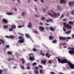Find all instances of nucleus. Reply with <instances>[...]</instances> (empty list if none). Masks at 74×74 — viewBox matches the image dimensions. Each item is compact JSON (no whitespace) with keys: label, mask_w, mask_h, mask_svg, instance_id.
Instances as JSON below:
<instances>
[{"label":"nucleus","mask_w":74,"mask_h":74,"mask_svg":"<svg viewBox=\"0 0 74 74\" xmlns=\"http://www.w3.org/2000/svg\"><path fill=\"white\" fill-rule=\"evenodd\" d=\"M3 27H4V29H8V26L4 25L3 26Z\"/></svg>","instance_id":"412c9836"},{"label":"nucleus","mask_w":74,"mask_h":74,"mask_svg":"<svg viewBox=\"0 0 74 74\" xmlns=\"http://www.w3.org/2000/svg\"><path fill=\"white\" fill-rule=\"evenodd\" d=\"M60 15V13H57V15L58 16H59V15Z\"/></svg>","instance_id":"69168bd1"},{"label":"nucleus","mask_w":74,"mask_h":74,"mask_svg":"<svg viewBox=\"0 0 74 74\" xmlns=\"http://www.w3.org/2000/svg\"><path fill=\"white\" fill-rule=\"evenodd\" d=\"M40 72L41 74H42V70H40Z\"/></svg>","instance_id":"3c124183"},{"label":"nucleus","mask_w":74,"mask_h":74,"mask_svg":"<svg viewBox=\"0 0 74 74\" xmlns=\"http://www.w3.org/2000/svg\"><path fill=\"white\" fill-rule=\"evenodd\" d=\"M41 1V2L42 3H44V1H43L44 0H40Z\"/></svg>","instance_id":"4d7b16f0"},{"label":"nucleus","mask_w":74,"mask_h":74,"mask_svg":"<svg viewBox=\"0 0 74 74\" xmlns=\"http://www.w3.org/2000/svg\"><path fill=\"white\" fill-rule=\"evenodd\" d=\"M39 67H40V68H43V67L41 65H39Z\"/></svg>","instance_id":"a18cd8bd"},{"label":"nucleus","mask_w":74,"mask_h":74,"mask_svg":"<svg viewBox=\"0 0 74 74\" xmlns=\"http://www.w3.org/2000/svg\"><path fill=\"white\" fill-rule=\"evenodd\" d=\"M8 62H10V60H11V58H9L8 59Z\"/></svg>","instance_id":"052dcab7"},{"label":"nucleus","mask_w":74,"mask_h":74,"mask_svg":"<svg viewBox=\"0 0 74 74\" xmlns=\"http://www.w3.org/2000/svg\"><path fill=\"white\" fill-rule=\"evenodd\" d=\"M35 16L36 17H37V18H38V15L37 14H35Z\"/></svg>","instance_id":"79ce46f5"},{"label":"nucleus","mask_w":74,"mask_h":74,"mask_svg":"<svg viewBox=\"0 0 74 74\" xmlns=\"http://www.w3.org/2000/svg\"><path fill=\"white\" fill-rule=\"evenodd\" d=\"M23 26H24V25H18V28H21V27H23Z\"/></svg>","instance_id":"473e14b6"},{"label":"nucleus","mask_w":74,"mask_h":74,"mask_svg":"<svg viewBox=\"0 0 74 74\" xmlns=\"http://www.w3.org/2000/svg\"><path fill=\"white\" fill-rule=\"evenodd\" d=\"M46 29L47 30H49V28H48V27H46Z\"/></svg>","instance_id":"6e6d98bb"},{"label":"nucleus","mask_w":74,"mask_h":74,"mask_svg":"<svg viewBox=\"0 0 74 74\" xmlns=\"http://www.w3.org/2000/svg\"><path fill=\"white\" fill-rule=\"evenodd\" d=\"M23 39L24 38L22 36H19L18 37V39Z\"/></svg>","instance_id":"c85d7f7f"},{"label":"nucleus","mask_w":74,"mask_h":74,"mask_svg":"<svg viewBox=\"0 0 74 74\" xmlns=\"http://www.w3.org/2000/svg\"><path fill=\"white\" fill-rule=\"evenodd\" d=\"M20 67H21V68H22L23 69H25V67H24V66H23V65H21L20 66Z\"/></svg>","instance_id":"ea45409f"},{"label":"nucleus","mask_w":74,"mask_h":74,"mask_svg":"<svg viewBox=\"0 0 74 74\" xmlns=\"http://www.w3.org/2000/svg\"><path fill=\"white\" fill-rule=\"evenodd\" d=\"M63 17H64V15H62L60 18V19H62V18H63Z\"/></svg>","instance_id":"de8ad7c7"},{"label":"nucleus","mask_w":74,"mask_h":74,"mask_svg":"<svg viewBox=\"0 0 74 74\" xmlns=\"http://www.w3.org/2000/svg\"><path fill=\"white\" fill-rule=\"evenodd\" d=\"M47 13L50 16H51L52 17H53L54 18H56L58 16V15H57V14L55 12L53 13V14L49 12H48Z\"/></svg>","instance_id":"7ed1b4c3"},{"label":"nucleus","mask_w":74,"mask_h":74,"mask_svg":"<svg viewBox=\"0 0 74 74\" xmlns=\"http://www.w3.org/2000/svg\"><path fill=\"white\" fill-rule=\"evenodd\" d=\"M2 22L4 23H7L8 22V21L7 19H3Z\"/></svg>","instance_id":"9d476101"},{"label":"nucleus","mask_w":74,"mask_h":74,"mask_svg":"<svg viewBox=\"0 0 74 74\" xmlns=\"http://www.w3.org/2000/svg\"><path fill=\"white\" fill-rule=\"evenodd\" d=\"M40 55H41V54L42 53V51L41 50L40 51Z\"/></svg>","instance_id":"864d4df0"},{"label":"nucleus","mask_w":74,"mask_h":74,"mask_svg":"<svg viewBox=\"0 0 74 74\" xmlns=\"http://www.w3.org/2000/svg\"><path fill=\"white\" fill-rule=\"evenodd\" d=\"M41 55H42V56H45V53H42V54H40Z\"/></svg>","instance_id":"bf43d9fd"},{"label":"nucleus","mask_w":74,"mask_h":74,"mask_svg":"<svg viewBox=\"0 0 74 74\" xmlns=\"http://www.w3.org/2000/svg\"><path fill=\"white\" fill-rule=\"evenodd\" d=\"M71 33V31H69L66 32H65L66 34H70Z\"/></svg>","instance_id":"393cba45"},{"label":"nucleus","mask_w":74,"mask_h":74,"mask_svg":"<svg viewBox=\"0 0 74 74\" xmlns=\"http://www.w3.org/2000/svg\"><path fill=\"white\" fill-rule=\"evenodd\" d=\"M14 11H17V8H15L14 9Z\"/></svg>","instance_id":"338daca9"},{"label":"nucleus","mask_w":74,"mask_h":74,"mask_svg":"<svg viewBox=\"0 0 74 74\" xmlns=\"http://www.w3.org/2000/svg\"><path fill=\"white\" fill-rule=\"evenodd\" d=\"M49 62L50 64H51V63H52V61H51V60H49Z\"/></svg>","instance_id":"49530a36"},{"label":"nucleus","mask_w":74,"mask_h":74,"mask_svg":"<svg viewBox=\"0 0 74 74\" xmlns=\"http://www.w3.org/2000/svg\"><path fill=\"white\" fill-rule=\"evenodd\" d=\"M27 66H30V63H29L28 64H27Z\"/></svg>","instance_id":"e2e57ef3"},{"label":"nucleus","mask_w":74,"mask_h":74,"mask_svg":"<svg viewBox=\"0 0 74 74\" xmlns=\"http://www.w3.org/2000/svg\"><path fill=\"white\" fill-rule=\"evenodd\" d=\"M69 4L70 7H71L72 5H74V1L71 2H69Z\"/></svg>","instance_id":"1a4fd4ad"},{"label":"nucleus","mask_w":74,"mask_h":74,"mask_svg":"<svg viewBox=\"0 0 74 74\" xmlns=\"http://www.w3.org/2000/svg\"><path fill=\"white\" fill-rule=\"evenodd\" d=\"M1 73H3V70H0V74H1Z\"/></svg>","instance_id":"8fccbe9b"},{"label":"nucleus","mask_w":74,"mask_h":74,"mask_svg":"<svg viewBox=\"0 0 74 74\" xmlns=\"http://www.w3.org/2000/svg\"><path fill=\"white\" fill-rule=\"evenodd\" d=\"M34 33H35V34H38V32H37L36 31H34Z\"/></svg>","instance_id":"4c0bfd02"},{"label":"nucleus","mask_w":74,"mask_h":74,"mask_svg":"<svg viewBox=\"0 0 74 74\" xmlns=\"http://www.w3.org/2000/svg\"><path fill=\"white\" fill-rule=\"evenodd\" d=\"M45 9H43V11L44 12H45Z\"/></svg>","instance_id":"774afa93"},{"label":"nucleus","mask_w":74,"mask_h":74,"mask_svg":"<svg viewBox=\"0 0 74 74\" xmlns=\"http://www.w3.org/2000/svg\"><path fill=\"white\" fill-rule=\"evenodd\" d=\"M67 1L66 0H60V4H65L66 3Z\"/></svg>","instance_id":"39448f33"},{"label":"nucleus","mask_w":74,"mask_h":74,"mask_svg":"<svg viewBox=\"0 0 74 74\" xmlns=\"http://www.w3.org/2000/svg\"><path fill=\"white\" fill-rule=\"evenodd\" d=\"M41 62L42 63V64H46V63H47V61H46V60H42L41 61Z\"/></svg>","instance_id":"9b49d317"},{"label":"nucleus","mask_w":74,"mask_h":74,"mask_svg":"<svg viewBox=\"0 0 74 74\" xmlns=\"http://www.w3.org/2000/svg\"><path fill=\"white\" fill-rule=\"evenodd\" d=\"M71 14L72 15H74V10L71 11Z\"/></svg>","instance_id":"c756f323"},{"label":"nucleus","mask_w":74,"mask_h":74,"mask_svg":"<svg viewBox=\"0 0 74 74\" xmlns=\"http://www.w3.org/2000/svg\"><path fill=\"white\" fill-rule=\"evenodd\" d=\"M63 29L64 31V32H66V29L65 28H63Z\"/></svg>","instance_id":"13d9d810"},{"label":"nucleus","mask_w":74,"mask_h":74,"mask_svg":"<svg viewBox=\"0 0 74 74\" xmlns=\"http://www.w3.org/2000/svg\"><path fill=\"white\" fill-rule=\"evenodd\" d=\"M71 50H69V52L70 54L72 55V54H74V48H71Z\"/></svg>","instance_id":"20e7f679"},{"label":"nucleus","mask_w":74,"mask_h":74,"mask_svg":"<svg viewBox=\"0 0 74 74\" xmlns=\"http://www.w3.org/2000/svg\"><path fill=\"white\" fill-rule=\"evenodd\" d=\"M10 47V45H6V48H9Z\"/></svg>","instance_id":"f704fd0d"},{"label":"nucleus","mask_w":74,"mask_h":74,"mask_svg":"<svg viewBox=\"0 0 74 74\" xmlns=\"http://www.w3.org/2000/svg\"><path fill=\"white\" fill-rule=\"evenodd\" d=\"M46 19V18H45V17H42L41 18V19L42 21H44V20H45V19Z\"/></svg>","instance_id":"5701e85b"},{"label":"nucleus","mask_w":74,"mask_h":74,"mask_svg":"<svg viewBox=\"0 0 74 74\" xmlns=\"http://www.w3.org/2000/svg\"><path fill=\"white\" fill-rule=\"evenodd\" d=\"M49 53H46L45 54V56H46V57H47V56H48V55H49Z\"/></svg>","instance_id":"58836bf2"},{"label":"nucleus","mask_w":74,"mask_h":74,"mask_svg":"<svg viewBox=\"0 0 74 74\" xmlns=\"http://www.w3.org/2000/svg\"><path fill=\"white\" fill-rule=\"evenodd\" d=\"M19 43H23L24 42V40L23 39H21L18 41Z\"/></svg>","instance_id":"6e6552de"},{"label":"nucleus","mask_w":74,"mask_h":74,"mask_svg":"<svg viewBox=\"0 0 74 74\" xmlns=\"http://www.w3.org/2000/svg\"><path fill=\"white\" fill-rule=\"evenodd\" d=\"M53 38V36H50L49 37V39L50 40H52Z\"/></svg>","instance_id":"2eb2a0df"},{"label":"nucleus","mask_w":74,"mask_h":74,"mask_svg":"<svg viewBox=\"0 0 74 74\" xmlns=\"http://www.w3.org/2000/svg\"><path fill=\"white\" fill-rule=\"evenodd\" d=\"M28 26V27H29V28H30V27H32V23H31V22H29V23Z\"/></svg>","instance_id":"f3484780"},{"label":"nucleus","mask_w":74,"mask_h":74,"mask_svg":"<svg viewBox=\"0 0 74 74\" xmlns=\"http://www.w3.org/2000/svg\"><path fill=\"white\" fill-rule=\"evenodd\" d=\"M50 73L51 74H55V73L53 72H51Z\"/></svg>","instance_id":"a19ab883"},{"label":"nucleus","mask_w":74,"mask_h":74,"mask_svg":"<svg viewBox=\"0 0 74 74\" xmlns=\"http://www.w3.org/2000/svg\"><path fill=\"white\" fill-rule=\"evenodd\" d=\"M27 69H28V70H29V69H30V67H26Z\"/></svg>","instance_id":"5fc2aeb1"},{"label":"nucleus","mask_w":74,"mask_h":74,"mask_svg":"<svg viewBox=\"0 0 74 74\" xmlns=\"http://www.w3.org/2000/svg\"><path fill=\"white\" fill-rule=\"evenodd\" d=\"M37 63L36 62L33 63L32 64V66H35L36 65H37Z\"/></svg>","instance_id":"7c9ffc66"},{"label":"nucleus","mask_w":74,"mask_h":74,"mask_svg":"<svg viewBox=\"0 0 74 74\" xmlns=\"http://www.w3.org/2000/svg\"><path fill=\"white\" fill-rule=\"evenodd\" d=\"M15 38V36H10V39H11V38Z\"/></svg>","instance_id":"bb28decb"},{"label":"nucleus","mask_w":74,"mask_h":74,"mask_svg":"<svg viewBox=\"0 0 74 74\" xmlns=\"http://www.w3.org/2000/svg\"><path fill=\"white\" fill-rule=\"evenodd\" d=\"M35 70H37V69H38V66L37 67H35Z\"/></svg>","instance_id":"680f3d73"},{"label":"nucleus","mask_w":74,"mask_h":74,"mask_svg":"<svg viewBox=\"0 0 74 74\" xmlns=\"http://www.w3.org/2000/svg\"><path fill=\"white\" fill-rule=\"evenodd\" d=\"M50 56H51V54L49 55L48 56L47 58H50Z\"/></svg>","instance_id":"0e129e2a"},{"label":"nucleus","mask_w":74,"mask_h":74,"mask_svg":"<svg viewBox=\"0 0 74 74\" xmlns=\"http://www.w3.org/2000/svg\"><path fill=\"white\" fill-rule=\"evenodd\" d=\"M49 21L50 22H51V21H52V19H50L49 20H46V21L47 22H48V23H49Z\"/></svg>","instance_id":"aec40b11"},{"label":"nucleus","mask_w":74,"mask_h":74,"mask_svg":"<svg viewBox=\"0 0 74 74\" xmlns=\"http://www.w3.org/2000/svg\"><path fill=\"white\" fill-rule=\"evenodd\" d=\"M57 8H58V10H59V11H61L62 10V8H61L60 7V6L58 5H57Z\"/></svg>","instance_id":"ddd939ff"},{"label":"nucleus","mask_w":74,"mask_h":74,"mask_svg":"<svg viewBox=\"0 0 74 74\" xmlns=\"http://www.w3.org/2000/svg\"><path fill=\"white\" fill-rule=\"evenodd\" d=\"M32 51H34V52H36V51H37V49H32Z\"/></svg>","instance_id":"c9c22d12"},{"label":"nucleus","mask_w":74,"mask_h":74,"mask_svg":"<svg viewBox=\"0 0 74 74\" xmlns=\"http://www.w3.org/2000/svg\"><path fill=\"white\" fill-rule=\"evenodd\" d=\"M59 39L60 40H66V38L65 37L60 36L59 37Z\"/></svg>","instance_id":"423d86ee"},{"label":"nucleus","mask_w":74,"mask_h":74,"mask_svg":"<svg viewBox=\"0 0 74 74\" xmlns=\"http://www.w3.org/2000/svg\"><path fill=\"white\" fill-rule=\"evenodd\" d=\"M29 59L31 61H33V60H34V58L33 57H29Z\"/></svg>","instance_id":"4468645a"},{"label":"nucleus","mask_w":74,"mask_h":74,"mask_svg":"<svg viewBox=\"0 0 74 74\" xmlns=\"http://www.w3.org/2000/svg\"><path fill=\"white\" fill-rule=\"evenodd\" d=\"M16 1H17L18 2V4H19L20 2H21V1H19V0H16Z\"/></svg>","instance_id":"603ef678"},{"label":"nucleus","mask_w":74,"mask_h":74,"mask_svg":"<svg viewBox=\"0 0 74 74\" xmlns=\"http://www.w3.org/2000/svg\"><path fill=\"white\" fill-rule=\"evenodd\" d=\"M7 53L8 55H12V52L10 51H8Z\"/></svg>","instance_id":"6ab92c4d"},{"label":"nucleus","mask_w":74,"mask_h":74,"mask_svg":"<svg viewBox=\"0 0 74 74\" xmlns=\"http://www.w3.org/2000/svg\"><path fill=\"white\" fill-rule=\"evenodd\" d=\"M49 29L50 30L52 31V32H54L55 31V29L52 27H49Z\"/></svg>","instance_id":"a211bd4d"},{"label":"nucleus","mask_w":74,"mask_h":74,"mask_svg":"<svg viewBox=\"0 0 74 74\" xmlns=\"http://www.w3.org/2000/svg\"><path fill=\"white\" fill-rule=\"evenodd\" d=\"M25 36L26 38H30V36L29 34H25Z\"/></svg>","instance_id":"dca6fc26"},{"label":"nucleus","mask_w":74,"mask_h":74,"mask_svg":"<svg viewBox=\"0 0 74 74\" xmlns=\"http://www.w3.org/2000/svg\"><path fill=\"white\" fill-rule=\"evenodd\" d=\"M66 39L68 40H70V39H71V37H66Z\"/></svg>","instance_id":"e433bc0d"},{"label":"nucleus","mask_w":74,"mask_h":74,"mask_svg":"<svg viewBox=\"0 0 74 74\" xmlns=\"http://www.w3.org/2000/svg\"><path fill=\"white\" fill-rule=\"evenodd\" d=\"M68 24H67L66 23L64 22L63 23V25H64L65 28H66L68 29H71L72 28V27L70 25H73L74 23L72 21H69L68 22Z\"/></svg>","instance_id":"f03ea898"},{"label":"nucleus","mask_w":74,"mask_h":74,"mask_svg":"<svg viewBox=\"0 0 74 74\" xmlns=\"http://www.w3.org/2000/svg\"><path fill=\"white\" fill-rule=\"evenodd\" d=\"M16 26L15 25H13L12 26V28L13 29H15L16 28Z\"/></svg>","instance_id":"2f4dec72"},{"label":"nucleus","mask_w":74,"mask_h":74,"mask_svg":"<svg viewBox=\"0 0 74 74\" xmlns=\"http://www.w3.org/2000/svg\"><path fill=\"white\" fill-rule=\"evenodd\" d=\"M5 37L8 38H10V36H5Z\"/></svg>","instance_id":"37998d69"},{"label":"nucleus","mask_w":74,"mask_h":74,"mask_svg":"<svg viewBox=\"0 0 74 74\" xmlns=\"http://www.w3.org/2000/svg\"><path fill=\"white\" fill-rule=\"evenodd\" d=\"M58 60L59 63H60L62 64L68 63L71 69H74V65L72 63H71L70 61H69L68 62V61H67V60L64 59L63 60H60V58H58Z\"/></svg>","instance_id":"f257e3e1"},{"label":"nucleus","mask_w":74,"mask_h":74,"mask_svg":"<svg viewBox=\"0 0 74 74\" xmlns=\"http://www.w3.org/2000/svg\"><path fill=\"white\" fill-rule=\"evenodd\" d=\"M22 62V64H24L25 63V59L23 58L21 59L20 60Z\"/></svg>","instance_id":"f8f14e48"},{"label":"nucleus","mask_w":74,"mask_h":74,"mask_svg":"<svg viewBox=\"0 0 74 74\" xmlns=\"http://www.w3.org/2000/svg\"><path fill=\"white\" fill-rule=\"evenodd\" d=\"M0 41L3 44H4L5 43L4 41V40H2L1 39H0Z\"/></svg>","instance_id":"4be33fe9"},{"label":"nucleus","mask_w":74,"mask_h":74,"mask_svg":"<svg viewBox=\"0 0 74 74\" xmlns=\"http://www.w3.org/2000/svg\"><path fill=\"white\" fill-rule=\"evenodd\" d=\"M45 29L43 27L41 26H39V30H40V31H44Z\"/></svg>","instance_id":"0eeeda50"},{"label":"nucleus","mask_w":74,"mask_h":74,"mask_svg":"<svg viewBox=\"0 0 74 74\" xmlns=\"http://www.w3.org/2000/svg\"><path fill=\"white\" fill-rule=\"evenodd\" d=\"M9 32H12L13 30V29L12 27L11 28V29H9Z\"/></svg>","instance_id":"72a5a7b5"},{"label":"nucleus","mask_w":74,"mask_h":74,"mask_svg":"<svg viewBox=\"0 0 74 74\" xmlns=\"http://www.w3.org/2000/svg\"><path fill=\"white\" fill-rule=\"evenodd\" d=\"M72 38L73 39L74 38V34H72Z\"/></svg>","instance_id":"c03bdc74"},{"label":"nucleus","mask_w":74,"mask_h":74,"mask_svg":"<svg viewBox=\"0 0 74 74\" xmlns=\"http://www.w3.org/2000/svg\"><path fill=\"white\" fill-rule=\"evenodd\" d=\"M53 43H55L56 44V43H57V41H56V39H55L54 40L52 41Z\"/></svg>","instance_id":"a878e982"},{"label":"nucleus","mask_w":74,"mask_h":74,"mask_svg":"<svg viewBox=\"0 0 74 74\" xmlns=\"http://www.w3.org/2000/svg\"><path fill=\"white\" fill-rule=\"evenodd\" d=\"M34 73H36V74H38V71H34Z\"/></svg>","instance_id":"09e8293b"},{"label":"nucleus","mask_w":74,"mask_h":74,"mask_svg":"<svg viewBox=\"0 0 74 74\" xmlns=\"http://www.w3.org/2000/svg\"><path fill=\"white\" fill-rule=\"evenodd\" d=\"M6 14L7 15H12V13L7 12L6 13Z\"/></svg>","instance_id":"b1692460"},{"label":"nucleus","mask_w":74,"mask_h":74,"mask_svg":"<svg viewBox=\"0 0 74 74\" xmlns=\"http://www.w3.org/2000/svg\"><path fill=\"white\" fill-rule=\"evenodd\" d=\"M26 14V13L25 12H23L21 14L22 16H25V15Z\"/></svg>","instance_id":"cd10ccee"}]
</instances>
